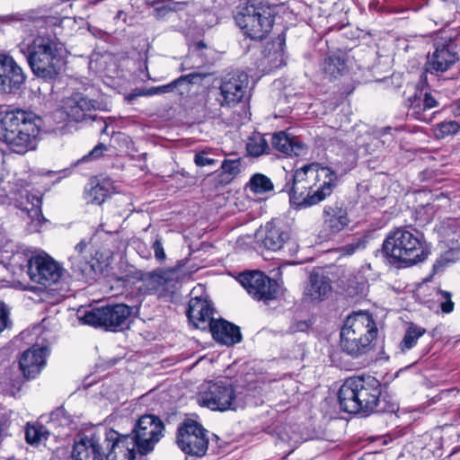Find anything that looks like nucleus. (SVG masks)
<instances>
[{
	"mask_svg": "<svg viewBox=\"0 0 460 460\" xmlns=\"http://www.w3.org/2000/svg\"><path fill=\"white\" fill-rule=\"evenodd\" d=\"M337 175L319 164H305L297 169L291 181L285 184L290 202L297 208L318 204L330 196L336 185Z\"/></svg>",
	"mask_w": 460,
	"mask_h": 460,
	"instance_id": "obj_1",
	"label": "nucleus"
},
{
	"mask_svg": "<svg viewBox=\"0 0 460 460\" xmlns=\"http://www.w3.org/2000/svg\"><path fill=\"white\" fill-rule=\"evenodd\" d=\"M41 119L30 110L0 105V139L17 154L37 146Z\"/></svg>",
	"mask_w": 460,
	"mask_h": 460,
	"instance_id": "obj_2",
	"label": "nucleus"
},
{
	"mask_svg": "<svg viewBox=\"0 0 460 460\" xmlns=\"http://www.w3.org/2000/svg\"><path fill=\"white\" fill-rule=\"evenodd\" d=\"M27 31L30 34L18 44L19 51L25 56L35 75L45 80L55 78L62 66L56 42L49 36L35 32L32 28Z\"/></svg>",
	"mask_w": 460,
	"mask_h": 460,
	"instance_id": "obj_3",
	"label": "nucleus"
},
{
	"mask_svg": "<svg viewBox=\"0 0 460 460\" xmlns=\"http://www.w3.org/2000/svg\"><path fill=\"white\" fill-rule=\"evenodd\" d=\"M383 252L394 263L410 267L427 260L429 247L423 234L400 227L390 232L383 243Z\"/></svg>",
	"mask_w": 460,
	"mask_h": 460,
	"instance_id": "obj_4",
	"label": "nucleus"
},
{
	"mask_svg": "<svg viewBox=\"0 0 460 460\" xmlns=\"http://www.w3.org/2000/svg\"><path fill=\"white\" fill-rule=\"evenodd\" d=\"M376 334L372 316L366 312L355 313L347 317L341 331V347L346 353L358 357L368 351Z\"/></svg>",
	"mask_w": 460,
	"mask_h": 460,
	"instance_id": "obj_5",
	"label": "nucleus"
},
{
	"mask_svg": "<svg viewBox=\"0 0 460 460\" xmlns=\"http://www.w3.org/2000/svg\"><path fill=\"white\" fill-rule=\"evenodd\" d=\"M13 261L35 283L50 286L57 283L63 275V268L46 252L17 253Z\"/></svg>",
	"mask_w": 460,
	"mask_h": 460,
	"instance_id": "obj_6",
	"label": "nucleus"
},
{
	"mask_svg": "<svg viewBox=\"0 0 460 460\" xmlns=\"http://www.w3.org/2000/svg\"><path fill=\"white\" fill-rule=\"evenodd\" d=\"M275 13L273 6L250 5L238 13L235 21L244 35L252 40H261L271 31Z\"/></svg>",
	"mask_w": 460,
	"mask_h": 460,
	"instance_id": "obj_7",
	"label": "nucleus"
},
{
	"mask_svg": "<svg viewBox=\"0 0 460 460\" xmlns=\"http://www.w3.org/2000/svg\"><path fill=\"white\" fill-rule=\"evenodd\" d=\"M136 309L125 304L109 305L85 311L79 316V320L84 324L95 327L116 328L125 324Z\"/></svg>",
	"mask_w": 460,
	"mask_h": 460,
	"instance_id": "obj_8",
	"label": "nucleus"
},
{
	"mask_svg": "<svg viewBox=\"0 0 460 460\" xmlns=\"http://www.w3.org/2000/svg\"><path fill=\"white\" fill-rule=\"evenodd\" d=\"M176 443L185 454L202 456L208 447V430L192 420H186L177 429Z\"/></svg>",
	"mask_w": 460,
	"mask_h": 460,
	"instance_id": "obj_9",
	"label": "nucleus"
},
{
	"mask_svg": "<svg viewBox=\"0 0 460 460\" xmlns=\"http://www.w3.org/2000/svg\"><path fill=\"white\" fill-rule=\"evenodd\" d=\"M164 426L155 415L142 416L138 421L134 435L130 436L137 447V453L146 456L152 452L155 444L164 437Z\"/></svg>",
	"mask_w": 460,
	"mask_h": 460,
	"instance_id": "obj_10",
	"label": "nucleus"
},
{
	"mask_svg": "<svg viewBox=\"0 0 460 460\" xmlns=\"http://www.w3.org/2000/svg\"><path fill=\"white\" fill-rule=\"evenodd\" d=\"M12 202L22 212V217H27L30 232H38L45 218L41 211V195L39 191L27 188L16 189Z\"/></svg>",
	"mask_w": 460,
	"mask_h": 460,
	"instance_id": "obj_11",
	"label": "nucleus"
},
{
	"mask_svg": "<svg viewBox=\"0 0 460 460\" xmlns=\"http://www.w3.org/2000/svg\"><path fill=\"white\" fill-rule=\"evenodd\" d=\"M249 76L244 72H234L221 79L217 101L222 107H234L247 94Z\"/></svg>",
	"mask_w": 460,
	"mask_h": 460,
	"instance_id": "obj_12",
	"label": "nucleus"
},
{
	"mask_svg": "<svg viewBox=\"0 0 460 460\" xmlns=\"http://www.w3.org/2000/svg\"><path fill=\"white\" fill-rule=\"evenodd\" d=\"M240 283L250 296L264 303L276 299L279 294L278 282L261 271L241 274Z\"/></svg>",
	"mask_w": 460,
	"mask_h": 460,
	"instance_id": "obj_13",
	"label": "nucleus"
},
{
	"mask_svg": "<svg viewBox=\"0 0 460 460\" xmlns=\"http://www.w3.org/2000/svg\"><path fill=\"white\" fill-rule=\"evenodd\" d=\"M61 109L70 120L82 122L87 119L95 120L93 112L102 110V104L84 93H74L63 100Z\"/></svg>",
	"mask_w": 460,
	"mask_h": 460,
	"instance_id": "obj_14",
	"label": "nucleus"
},
{
	"mask_svg": "<svg viewBox=\"0 0 460 460\" xmlns=\"http://www.w3.org/2000/svg\"><path fill=\"white\" fill-rule=\"evenodd\" d=\"M271 426L268 427V432L275 434L281 441L287 443H298L303 439L300 426L294 421L298 415L299 410L296 407H289L287 411L279 413Z\"/></svg>",
	"mask_w": 460,
	"mask_h": 460,
	"instance_id": "obj_15",
	"label": "nucleus"
},
{
	"mask_svg": "<svg viewBox=\"0 0 460 460\" xmlns=\"http://www.w3.org/2000/svg\"><path fill=\"white\" fill-rule=\"evenodd\" d=\"M411 116L423 122H430L433 118V109L439 106L436 96L428 90L416 88L414 93L404 101Z\"/></svg>",
	"mask_w": 460,
	"mask_h": 460,
	"instance_id": "obj_16",
	"label": "nucleus"
},
{
	"mask_svg": "<svg viewBox=\"0 0 460 460\" xmlns=\"http://www.w3.org/2000/svg\"><path fill=\"white\" fill-rule=\"evenodd\" d=\"M458 59V54L450 40L436 41L433 52L427 56L425 68L431 74L444 73L450 69Z\"/></svg>",
	"mask_w": 460,
	"mask_h": 460,
	"instance_id": "obj_17",
	"label": "nucleus"
},
{
	"mask_svg": "<svg viewBox=\"0 0 460 460\" xmlns=\"http://www.w3.org/2000/svg\"><path fill=\"white\" fill-rule=\"evenodd\" d=\"M255 238L266 249L279 251L289 239V227L283 220L275 218L257 230Z\"/></svg>",
	"mask_w": 460,
	"mask_h": 460,
	"instance_id": "obj_18",
	"label": "nucleus"
},
{
	"mask_svg": "<svg viewBox=\"0 0 460 460\" xmlns=\"http://www.w3.org/2000/svg\"><path fill=\"white\" fill-rule=\"evenodd\" d=\"M26 76L13 57L0 54V94L18 89Z\"/></svg>",
	"mask_w": 460,
	"mask_h": 460,
	"instance_id": "obj_19",
	"label": "nucleus"
},
{
	"mask_svg": "<svg viewBox=\"0 0 460 460\" xmlns=\"http://www.w3.org/2000/svg\"><path fill=\"white\" fill-rule=\"evenodd\" d=\"M47 346L34 345L26 349L19 359L20 369L27 379L35 378L46 365Z\"/></svg>",
	"mask_w": 460,
	"mask_h": 460,
	"instance_id": "obj_20",
	"label": "nucleus"
},
{
	"mask_svg": "<svg viewBox=\"0 0 460 460\" xmlns=\"http://www.w3.org/2000/svg\"><path fill=\"white\" fill-rule=\"evenodd\" d=\"M105 441L107 447L111 443V451L105 456L107 460H134L137 450L130 436L119 437L118 432L110 430Z\"/></svg>",
	"mask_w": 460,
	"mask_h": 460,
	"instance_id": "obj_21",
	"label": "nucleus"
},
{
	"mask_svg": "<svg viewBox=\"0 0 460 460\" xmlns=\"http://www.w3.org/2000/svg\"><path fill=\"white\" fill-rule=\"evenodd\" d=\"M214 309L206 299L193 297L190 300L187 316L190 322L198 329L207 330L216 320L213 317Z\"/></svg>",
	"mask_w": 460,
	"mask_h": 460,
	"instance_id": "obj_22",
	"label": "nucleus"
},
{
	"mask_svg": "<svg viewBox=\"0 0 460 460\" xmlns=\"http://www.w3.org/2000/svg\"><path fill=\"white\" fill-rule=\"evenodd\" d=\"M72 456L74 460H104L106 452L96 436H84L75 443Z\"/></svg>",
	"mask_w": 460,
	"mask_h": 460,
	"instance_id": "obj_23",
	"label": "nucleus"
},
{
	"mask_svg": "<svg viewBox=\"0 0 460 460\" xmlns=\"http://www.w3.org/2000/svg\"><path fill=\"white\" fill-rule=\"evenodd\" d=\"M378 404H325L324 411L332 412L327 415H323V418L328 420L342 419L348 420L349 418L358 417L365 418L369 416L374 411V406Z\"/></svg>",
	"mask_w": 460,
	"mask_h": 460,
	"instance_id": "obj_24",
	"label": "nucleus"
},
{
	"mask_svg": "<svg viewBox=\"0 0 460 460\" xmlns=\"http://www.w3.org/2000/svg\"><path fill=\"white\" fill-rule=\"evenodd\" d=\"M323 216L324 229L331 234L340 233L350 223L347 209L339 204L325 206Z\"/></svg>",
	"mask_w": 460,
	"mask_h": 460,
	"instance_id": "obj_25",
	"label": "nucleus"
},
{
	"mask_svg": "<svg viewBox=\"0 0 460 460\" xmlns=\"http://www.w3.org/2000/svg\"><path fill=\"white\" fill-rule=\"evenodd\" d=\"M86 242L81 241L75 245L69 257L72 271L81 279H86L94 271L93 266L91 264L92 254L86 251Z\"/></svg>",
	"mask_w": 460,
	"mask_h": 460,
	"instance_id": "obj_26",
	"label": "nucleus"
},
{
	"mask_svg": "<svg viewBox=\"0 0 460 460\" xmlns=\"http://www.w3.org/2000/svg\"><path fill=\"white\" fill-rule=\"evenodd\" d=\"M200 402H232L234 399V390L231 385L223 382L204 384L199 391Z\"/></svg>",
	"mask_w": 460,
	"mask_h": 460,
	"instance_id": "obj_27",
	"label": "nucleus"
},
{
	"mask_svg": "<svg viewBox=\"0 0 460 460\" xmlns=\"http://www.w3.org/2000/svg\"><path fill=\"white\" fill-rule=\"evenodd\" d=\"M213 338L225 345L232 346L242 341L240 328L225 320H215L208 328Z\"/></svg>",
	"mask_w": 460,
	"mask_h": 460,
	"instance_id": "obj_28",
	"label": "nucleus"
},
{
	"mask_svg": "<svg viewBox=\"0 0 460 460\" xmlns=\"http://www.w3.org/2000/svg\"><path fill=\"white\" fill-rule=\"evenodd\" d=\"M272 146L287 155L298 156L305 153V145L297 137H290L284 131H279L271 137Z\"/></svg>",
	"mask_w": 460,
	"mask_h": 460,
	"instance_id": "obj_29",
	"label": "nucleus"
},
{
	"mask_svg": "<svg viewBox=\"0 0 460 460\" xmlns=\"http://www.w3.org/2000/svg\"><path fill=\"white\" fill-rule=\"evenodd\" d=\"M331 290L332 286L329 278L318 270H314L310 275L305 295L311 300H323Z\"/></svg>",
	"mask_w": 460,
	"mask_h": 460,
	"instance_id": "obj_30",
	"label": "nucleus"
},
{
	"mask_svg": "<svg viewBox=\"0 0 460 460\" xmlns=\"http://www.w3.org/2000/svg\"><path fill=\"white\" fill-rule=\"evenodd\" d=\"M112 192V182L109 179L92 180L85 188L87 203L101 205Z\"/></svg>",
	"mask_w": 460,
	"mask_h": 460,
	"instance_id": "obj_31",
	"label": "nucleus"
},
{
	"mask_svg": "<svg viewBox=\"0 0 460 460\" xmlns=\"http://www.w3.org/2000/svg\"><path fill=\"white\" fill-rule=\"evenodd\" d=\"M207 76L208 74L198 72L181 75L173 80L174 92L181 96H187L190 93L192 88L195 85L199 86Z\"/></svg>",
	"mask_w": 460,
	"mask_h": 460,
	"instance_id": "obj_32",
	"label": "nucleus"
},
{
	"mask_svg": "<svg viewBox=\"0 0 460 460\" xmlns=\"http://www.w3.org/2000/svg\"><path fill=\"white\" fill-rule=\"evenodd\" d=\"M362 387V377L353 376L346 379L338 391L339 402H356L358 389Z\"/></svg>",
	"mask_w": 460,
	"mask_h": 460,
	"instance_id": "obj_33",
	"label": "nucleus"
},
{
	"mask_svg": "<svg viewBox=\"0 0 460 460\" xmlns=\"http://www.w3.org/2000/svg\"><path fill=\"white\" fill-rule=\"evenodd\" d=\"M347 70V65L343 58L340 56L328 57L323 65V71L330 80L342 75Z\"/></svg>",
	"mask_w": 460,
	"mask_h": 460,
	"instance_id": "obj_34",
	"label": "nucleus"
},
{
	"mask_svg": "<svg viewBox=\"0 0 460 460\" xmlns=\"http://www.w3.org/2000/svg\"><path fill=\"white\" fill-rule=\"evenodd\" d=\"M269 145L267 139L259 132L252 133L246 143V150L249 155L259 157L267 153Z\"/></svg>",
	"mask_w": 460,
	"mask_h": 460,
	"instance_id": "obj_35",
	"label": "nucleus"
},
{
	"mask_svg": "<svg viewBox=\"0 0 460 460\" xmlns=\"http://www.w3.org/2000/svg\"><path fill=\"white\" fill-rule=\"evenodd\" d=\"M426 332V329L411 323L407 328L403 339L400 343V348L402 352L412 349L418 340Z\"/></svg>",
	"mask_w": 460,
	"mask_h": 460,
	"instance_id": "obj_36",
	"label": "nucleus"
},
{
	"mask_svg": "<svg viewBox=\"0 0 460 460\" xmlns=\"http://www.w3.org/2000/svg\"><path fill=\"white\" fill-rule=\"evenodd\" d=\"M371 383V388L366 387L365 379L362 377V387L358 389V399L356 402H378L381 394L380 385L375 378Z\"/></svg>",
	"mask_w": 460,
	"mask_h": 460,
	"instance_id": "obj_37",
	"label": "nucleus"
},
{
	"mask_svg": "<svg viewBox=\"0 0 460 460\" xmlns=\"http://www.w3.org/2000/svg\"><path fill=\"white\" fill-rule=\"evenodd\" d=\"M248 186L251 191L257 194L270 191L274 188L271 180L262 173L253 174L248 182Z\"/></svg>",
	"mask_w": 460,
	"mask_h": 460,
	"instance_id": "obj_38",
	"label": "nucleus"
},
{
	"mask_svg": "<svg viewBox=\"0 0 460 460\" xmlns=\"http://www.w3.org/2000/svg\"><path fill=\"white\" fill-rule=\"evenodd\" d=\"M221 176L223 177L222 182L229 183L234 177L241 172V160L238 159H225L221 164Z\"/></svg>",
	"mask_w": 460,
	"mask_h": 460,
	"instance_id": "obj_39",
	"label": "nucleus"
},
{
	"mask_svg": "<svg viewBox=\"0 0 460 460\" xmlns=\"http://www.w3.org/2000/svg\"><path fill=\"white\" fill-rule=\"evenodd\" d=\"M48 432L46 429L40 424H28L25 431L26 441L31 445H35L47 438Z\"/></svg>",
	"mask_w": 460,
	"mask_h": 460,
	"instance_id": "obj_40",
	"label": "nucleus"
},
{
	"mask_svg": "<svg viewBox=\"0 0 460 460\" xmlns=\"http://www.w3.org/2000/svg\"><path fill=\"white\" fill-rule=\"evenodd\" d=\"M459 129L460 125L456 120H445L436 125L434 135L437 138L441 139L455 135Z\"/></svg>",
	"mask_w": 460,
	"mask_h": 460,
	"instance_id": "obj_41",
	"label": "nucleus"
},
{
	"mask_svg": "<svg viewBox=\"0 0 460 460\" xmlns=\"http://www.w3.org/2000/svg\"><path fill=\"white\" fill-rule=\"evenodd\" d=\"M437 301L444 314L453 312L455 304L452 301V294L448 291L438 290L436 293Z\"/></svg>",
	"mask_w": 460,
	"mask_h": 460,
	"instance_id": "obj_42",
	"label": "nucleus"
},
{
	"mask_svg": "<svg viewBox=\"0 0 460 460\" xmlns=\"http://www.w3.org/2000/svg\"><path fill=\"white\" fill-rule=\"evenodd\" d=\"M166 281L165 273H152L146 280V289L149 292L158 291Z\"/></svg>",
	"mask_w": 460,
	"mask_h": 460,
	"instance_id": "obj_43",
	"label": "nucleus"
},
{
	"mask_svg": "<svg viewBox=\"0 0 460 460\" xmlns=\"http://www.w3.org/2000/svg\"><path fill=\"white\" fill-rule=\"evenodd\" d=\"M13 183L4 181L1 179L0 182V203L6 204L12 202V198L14 197L15 192Z\"/></svg>",
	"mask_w": 460,
	"mask_h": 460,
	"instance_id": "obj_44",
	"label": "nucleus"
},
{
	"mask_svg": "<svg viewBox=\"0 0 460 460\" xmlns=\"http://www.w3.org/2000/svg\"><path fill=\"white\" fill-rule=\"evenodd\" d=\"M12 324L10 310L3 301H0V333L11 328Z\"/></svg>",
	"mask_w": 460,
	"mask_h": 460,
	"instance_id": "obj_45",
	"label": "nucleus"
},
{
	"mask_svg": "<svg viewBox=\"0 0 460 460\" xmlns=\"http://www.w3.org/2000/svg\"><path fill=\"white\" fill-rule=\"evenodd\" d=\"M208 154L206 151L197 153L194 156L196 165L199 167L214 165L217 163V160L208 157Z\"/></svg>",
	"mask_w": 460,
	"mask_h": 460,
	"instance_id": "obj_46",
	"label": "nucleus"
},
{
	"mask_svg": "<svg viewBox=\"0 0 460 460\" xmlns=\"http://www.w3.org/2000/svg\"><path fill=\"white\" fill-rule=\"evenodd\" d=\"M152 249L155 252V257L157 261H163L165 260L166 255L162 243V239L157 236L152 244Z\"/></svg>",
	"mask_w": 460,
	"mask_h": 460,
	"instance_id": "obj_47",
	"label": "nucleus"
},
{
	"mask_svg": "<svg viewBox=\"0 0 460 460\" xmlns=\"http://www.w3.org/2000/svg\"><path fill=\"white\" fill-rule=\"evenodd\" d=\"M213 411H236L240 404H206Z\"/></svg>",
	"mask_w": 460,
	"mask_h": 460,
	"instance_id": "obj_48",
	"label": "nucleus"
},
{
	"mask_svg": "<svg viewBox=\"0 0 460 460\" xmlns=\"http://www.w3.org/2000/svg\"><path fill=\"white\" fill-rule=\"evenodd\" d=\"M296 407V405L294 406ZM296 408L300 411L298 415L295 418V420H299V423H296V426H300V429L302 430V427L307 428V420L312 419V416H305V414H302L305 411V409H300L298 406Z\"/></svg>",
	"mask_w": 460,
	"mask_h": 460,
	"instance_id": "obj_49",
	"label": "nucleus"
},
{
	"mask_svg": "<svg viewBox=\"0 0 460 460\" xmlns=\"http://www.w3.org/2000/svg\"><path fill=\"white\" fill-rule=\"evenodd\" d=\"M362 243H360V241H357L355 243H349V244H347L343 247V251L346 254H352L354 253L357 250L360 249L362 247Z\"/></svg>",
	"mask_w": 460,
	"mask_h": 460,
	"instance_id": "obj_50",
	"label": "nucleus"
},
{
	"mask_svg": "<svg viewBox=\"0 0 460 460\" xmlns=\"http://www.w3.org/2000/svg\"><path fill=\"white\" fill-rule=\"evenodd\" d=\"M104 150H106V146L103 144H99L90 152L89 155L93 158H98L102 155Z\"/></svg>",
	"mask_w": 460,
	"mask_h": 460,
	"instance_id": "obj_51",
	"label": "nucleus"
},
{
	"mask_svg": "<svg viewBox=\"0 0 460 460\" xmlns=\"http://www.w3.org/2000/svg\"><path fill=\"white\" fill-rule=\"evenodd\" d=\"M157 88H158V86H153L148 89H142L139 91L137 95L152 96V95L160 94L159 90Z\"/></svg>",
	"mask_w": 460,
	"mask_h": 460,
	"instance_id": "obj_52",
	"label": "nucleus"
},
{
	"mask_svg": "<svg viewBox=\"0 0 460 460\" xmlns=\"http://www.w3.org/2000/svg\"><path fill=\"white\" fill-rule=\"evenodd\" d=\"M157 89L159 90L160 94L174 92L173 81L171 82L170 84H167L164 85H160V86H158Z\"/></svg>",
	"mask_w": 460,
	"mask_h": 460,
	"instance_id": "obj_53",
	"label": "nucleus"
},
{
	"mask_svg": "<svg viewBox=\"0 0 460 460\" xmlns=\"http://www.w3.org/2000/svg\"><path fill=\"white\" fill-rule=\"evenodd\" d=\"M12 20L13 18L10 15L0 16V30L4 25L9 23Z\"/></svg>",
	"mask_w": 460,
	"mask_h": 460,
	"instance_id": "obj_54",
	"label": "nucleus"
},
{
	"mask_svg": "<svg viewBox=\"0 0 460 460\" xmlns=\"http://www.w3.org/2000/svg\"><path fill=\"white\" fill-rule=\"evenodd\" d=\"M443 267L441 261H437L433 265V271L438 272Z\"/></svg>",
	"mask_w": 460,
	"mask_h": 460,
	"instance_id": "obj_55",
	"label": "nucleus"
},
{
	"mask_svg": "<svg viewBox=\"0 0 460 460\" xmlns=\"http://www.w3.org/2000/svg\"><path fill=\"white\" fill-rule=\"evenodd\" d=\"M33 27H40L41 24L44 23V21L42 19H36L32 22Z\"/></svg>",
	"mask_w": 460,
	"mask_h": 460,
	"instance_id": "obj_56",
	"label": "nucleus"
},
{
	"mask_svg": "<svg viewBox=\"0 0 460 460\" xmlns=\"http://www.w3.org/2000/svg\"><path fill=\"white\" fill-rule=\"evenodd\" d=\"M392 130V128L386 127L382 129V136L386 137V135Z\"/></svg>",
	"mask_w": 460,
	"mask_h": 460,
	"instance_id": "obj_57",
	"label": "nucleus"
},
{
	"mask_svg": "<svg viewBox=\"0 0 460 460\" xmlns=\"http://www.w3.org/2000/svg\"><path fill=\"white\" fill-rule=\"evenodd\" d=\"M108 128V126L105 124L104 127L102 128L101 132L102 134H105L106 133V130Z\"/></svg>",
	"mask_w": 460,
	"mask_h": 460,
	"instance_id": "obj_58",
	"label": "nucleus"
},
{
	"mask_svg": "<svg viewBox=\"0 0 460 460\" xmlns=\"http://www.w3.org/2000/svg\"><path fill=\"white\" fill-rule=\"evenodd\" d=\"M199 47H204V44H203L202 42H199Z\"/></svg>",
	"mask_w": 460,
	"mask_h": 460,
	"instance_id": "obj_59",
	"label": "nucleus"
},
{
	"mask_svg": "<svg viewBox=\"0 0 460 460\" xmlns=\"http://www.w3.org/2000/svg\"><path fill=\"white\" fill-rule=\"evenodd\" d=\"M459 108H460V101H459Z\"/></svg>",
	"mask_w": 460,
	"mask_h": 460,
	"instance_id": "obj_60",
	"label": "nucleus"
}]
</instances>
